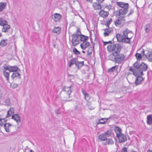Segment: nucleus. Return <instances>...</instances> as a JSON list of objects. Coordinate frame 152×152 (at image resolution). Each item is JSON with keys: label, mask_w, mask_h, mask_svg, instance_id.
Masks as SVG:
<instances>
[{"label": "nucleus", "mask_w": 152, "mask_h": 152, "mask_svg": "<svg viewBox=\"0 0 152 152\" xmlns=\"http://www.w3.org/2000/svg\"><path fill=\"white\" fill-rule=\"evenodd\" d=\"M128 11V8H125L124 9H121L119 10L118 13L116 14L115 15L119 16L121 17H123L124 18L125 15L127 13Z\"/></svg>", "instance_id": "7"}, {"label": "nucleus", "mask_w": 152, "mask_h": 152, "mask_svg": "<svg viewBox=\"0 0 152 152\" xmlns=\"http://www.w3.org/2000/svg\"><path fill=\"white\" fill-rule=\"evenodd\" d=\"M73 54L76 55H78L80 54V53L76 48H74L73 49Z\"/></svg>", "instance_id": "41"}, {"label": "nucleus", "mask_w": 152, "mask_h": 152, "mask_svg": "<svg viewBox=\"0 0 152 152\" xmlns=\"http://www.w3.org/2000/svg\"><path fill=\"white\" fill-rule=\"evenodd\" d=\"M134 69H133L132 67H130L129 71H132L133 72V74L136 77H137V75H138L137 71V68L134 67Z\"/></svg>", "instance_id": "31"}, {"label": "nucleus", "mask_w": 152, "mask_h": 152, "mask_svg": "<svg viewBox=\"0 0 152 152\" xmlns=\"http://www.w3.org/2000/svg\"><path fill=\"white\" fill-rule=\"evenodd\" d=\"M121 45L118 43L109 45L107 47L108 51L112 52L113 56L119 53L121 50Z\"/></svg>", "instance_id": "2"}, {"label": "nucleus", "mask_w": 152, "mask_h": 152, "mask_svg": "<svg viewBox=\"0 0 152 152\" xmlns=\"http://www.w3.org/2000/svg\"><path fill=\"white\" fill-rule=\"evenodd\" d=\"M11 124L9 123H7L4 124V127L6 132H10V130L9 128L10 127H11Z\"/></svg>", "instance_id": "26"}, {"label": "nucleus", "mask_w": 152, "mask_h": 152, "mask_svg": "<svg viewBox=\"0 0 152 152\" xmlns=\"http://www.w3.org/2000/svg\"><path fill=\"white\" fill-rule=\"evenodd\" d=\"M7 4L6 2H1L0 3V12L2 11L5 8Z\"/></svg>", "instance_id": "25"}, {"label": "nucleus", "mask_w": 152, "mask_h": 152, "mask_svg": "<svg viewBox=\"0 0 152 152\" xmlns=\"http://www.w3.org/2000/svg\"><path fill=\"white\" fill-rule=\"evenodd\" d=\"M135 56L138 60H140L141 59L142 56L141 54L137 53L136 54Z\"/></svg>", "instance_id": "45"}, {"label": "nucleus", "mask_w": 152, "mask_h": 152, "mask_svg": "<svg viewBox=\"0 0 152 152\" xmlns=\"http://www.w3.org/2000/svg\"><path fill=\"white\" fill-rule=\"evenodd\" d=\"M76 61V58H75L69 61V66L70 67L71 66L74 64H75Z\"/></svg>", "instance_id": "36"}, {"label": "nucleus", "mask_w": 152, "mask_h": 152, "mask_svg": "<svg viewBox=\"0 0 152 152\" xmlns=\"http://www.w3.org/2000/svg\"><path fill=\"white\" fill-rule=\"evenodd\" d=\"M89 109H90V110H92V109H94V108H90V107H89Z\"/></svg>", "instance_id": "63"}, {"label": "nucleus", "mask_w": 152, "mask_h": 152, "mask_svg": "<svg viewBox=\"0 0 152 152\" xmlns=\"http://www.w3.org/2000/svg\"><path fill=\"white\" fill-rule=\"evenodd\" d=\"M112 21V19L111 18H110V20H107V21L106 22V23H107L108 24H109L110 25V23Z\"/></svg>", "instance_id": "48"}, {"label": "nucleus", "mask_w": 152, "mask_h": 152, "mask_svg": "<svg viewBox=\"0 0 152 152\" xmlns=\"http://www.w3.org/2000/svg\"><path fill=\"white\" fill-rule=\"evenodd\" d=\"M117 69L118 66H115L108 69L107 70V72L109 73L113 72L115 70L117 71Z\"/></svg>", "instance_id": "28"}, {"label": "nucleus", "mask_w": 152, "mask_h": 152, "mask_svg": "<svg viewBox=\"0 0 152 152\" xmlns=\"http://www.w3.org/2000/svg\"><path fill=\"white\" fill-rule=\"evenodd\" d=\"M82 53H85V52L84 51V50H83V51H82Z\"/></svg>", "instance_id": "64"}, {"label": "nucleus", "mask_w": 152, "mask_h": 152, "mask_svg": "<svg viewBox=\"0 0 152 152\" xmlns=\"http://www.w3.org/2000/svg\"><path fill=\"white\" fill-rule=\"evenodd\" d=\"M98 138L101 141H104L107 140V137L105 134L103 133L99 136Z\"/></svg>", "instance_id": "22"}, {"label": "nucleus", "mask_w": 152, "mask_h": 152, "mask_svg": "<svg viewBox=\"0 0 152 152\" xmlns=\"http://www.w3.org/2000/svg\"><path fill=\"white\" fill-rule=\"evenodd\" d=\"M144 53H145V51L144 50H143L142 52V53L143 54V55L145 56H146V55L145 54H144Z\"/></svg>", "instance_id": "59"}, {"label": "nucleus", "mask_w": 152, "mask_h": 152, "mask_svg": "<svg viewBox=\"0 0 152 152\" xmlns=\"http://www.w3.org/2000/svg\"><path fill=\"white\" fill-rule=\"evenodd\" d=\"M112 43V42L111 41H109L108 42H103L104 45H106L107 44H108L110 43Z\"/></svg>", "instance_id": "50"}, {"label": "nucleus", "mask_w": 152, "mask_h": 152, "mask_svg": "<svg viewBox=\"0 0 152 152\" xmlns=\"http://www.w3.org/2000/svg\"><path fill=\"white\" fill-rule=\"evenodd\" d=\"M12 118L16 121L18 124L20 122V117L17 114H14L12 116Z\"/></svg>", "instance_id": "15"}, {"label": "nucleus", "mask_w": 152, "mask_h": 152, "mask_svg": "<svg viewBox=\"0 0 152 152\" xmlns=\"http://www.w3.org/2000/svg\"><path fill=\"white\" fill-rule=\"evenodd\" d=\"M55 113L56 114H59L60 113L59 111V110H56L55 111Z\"/></svg>", "instance_id": "54"}, {"label": "nucleus", "mask_w": 152, "mask_h": 152, "mask_svg": "<svg viewBox=\"0 0 152 152\" xmlns=\"http://www.w3.org/2000/svg\"><path fill=\"white\" fill-rule=\"evenodd\" d=\"M92 53V52H89L88 50L87 51V55L90 56Z\"/></svg>", "instance_id": "53"}, {"label": "nucleus", "mask_w": 152, "mask_h": 152, "mask_svg": "<svg viewBox=\"0 0 152 152\" xmlns=\"http://www.w3.org/2000/svg\"><path fill=\"white\" fill-rule=\"evenodd\" d=\"M80 40L82 41H83V42H86V41L87 40L88 38V37L84 35L80 34Z\"/></svg>", "instance_id": "35"}, {"label": "nucleus", "mask_w": 152, "mask_h": 152, "mask_svg": "<svg viewBox=\"0 0 152 152\" xmlns=\"http://www.w3.org/2000/svg\"><path fill=\"white\" fill-rule=\"evenodd\" d=\"M3 67H4V71H6V70H8L10 72V66H4Z\"/></svg>", "instance_id": "46"}, {"label": "nucleus", "mask_w": 152, "mask_h": 152, "mask_svg": "<svg viewBox=\"0 0 152 152\" xmlns=\"http://www.w3.org/2000/svg\"><path fill=\"white\" fill-rule=\"evenodd\" d=\"M105 25L107 27H108V28H109V26L110 24H108V23H106L105 24Z\"/></svg>", "instance_id": "58"}, {"label": "nucleus", "mask_w": 152, "mask_h": 152, "mask_svg": "<svg viewBox=\"0 0 152 152\" xmlns=\"http://www.w3.org/2000/svg\"><path fill=\"white\" fill-rule=\"evenodd\" d=\"M82 93L84 96L85 100L87 101L89 100L90 98V96L89 95L88 93H87L86 91H85L84 90L82 89Z\"/></svg>", "instance_id": "20"}, {"label": "nucleus", "mask_w": 152, "mask_h": 152, "mask_svg": "<svg viewBox=\"0 0 152 152\" xmlns=\"http://www.w3.org/2000/svg\"><path fill=\"white\" fill-rule=\"evenodd\" d=\"M116 4L118 7L122 8L121 9H124L125 8H128L129 7V4L128 3H124L122 2H117L116 3Z\"/></svg>", "instance_id": "10"}, {"label": "nucleus", "mask_w": 152, "mask_h": 152, "mask_svg": "<svg viewBox=\"0 0 152 152\" xmlns=\"http://www.w3.org/2000/svg\"><path fill=\"white\" fill-rule=\"evenodd\" d=\"M151 27L150 23L147 24L145 26V30L146 33H148L150 31V28Z\"/></svg>", "instance_id": "39"}, {"label": "nucleus", "mask_w": 152, "mask_h": 152, "mask_svg": "<svg viewBox=\"0 0 152 152\" xmlns=\"http://www.w3.org/2000/svg\"><path fill=\"white\" fill-rule=\"evenodd\" d=\"M117 137L119 143H123L127 141L126 135L124 134H122Z\"/></svg>", "instance_id": "8"}, {"label": "nucleus", "mask_w": 152, "mask_h": 152, "mask_svg": "<svg viewBox=\"0 0 152 152\" xmlns=\"http://www.w3.org/2000/svg\"><path fill=\"white\" fill-rule=\"evenodd\" d=\"M113 56H115L114 59L116 62L120 64L124 62L125 58V56L124 54L118 53L116 55Z\"/></svg>", "instance_id": "4"}, {"label": "nucleus", "mask_w": 152, "mask_h": 152, "mask_svg": "<svg viewBox=\"0 0 152 152\" xmlns=\"http://www.w3.org/2000/svg\"><path fill=\"white\" fill-rule=\"evenodd\" d=\"M4 105L6 106H10V105L11 103L10 102V99L8 98H7L4 102Z\"/></svg>", "instance_id": "38"}, {"label": "nucleus", "mask_w": 152, "mask_h": 152, "mask_svg": "<svg viewBox=\"0 0 152 152\" xmlns=\"http://www.w3.org/2000/svg\"><path fill=\"white\" fill-rule=\"evenodd\" d=\"M3 28L2 29V31L4 32H8L10 28V26L8 24L3 26Z\"/></svg>", "instance_id": "17"}, {"label": "nucleus", "mask_w": 152, "mask_h": 152, "mask_svg": "<svg viewBox=\"0 0 152 152\" xmlns=\"http://www.w3.org/2000/svg\"><path fill=\"white\" fill-rule=\"evenodd\" d=\"M113 31V29L111 28H109L104 29V36L105 37L108 36L112 34Z\"/></svg>", "instance_id": "9"}, {"label": "nucleus", "mask_w": 152, "mask_h": 152, "mask_svg": "<svg viewBox=\"0 0 152 152\" xmlns=\"http://www.w3.org/2000/svg\"><path fill=\"white\" fill-rule=\"evenodd\" d=\"M71 92V91L70 89H68L67 92H66L64 94V96L62 98V100L66 101H67V99L70 97Z\"/></svg>", "instance_id": "11"}, {"label": "nucleus", "mask_w": 152, "mask_h": 152, "mask_svg": "<svg viewBox=\"0 0 152 152\" xmlns=\"http://www.w3.org/2000/svg\"><path fill=\"white\" fill-rule=\"evenodd\" d=\"M107 140L108 143V145L110 144L112 145L114 143V142L113 139L111 138H109L107 139V140Z\"/></svg>", "instance_id": "44"}, {"label": "nucleus", "mask_w": 152, "mask_h": 152, "mask_svg": "<svg viewBox=\"0 0 152 152\" xmlns=\"http://www.w3.org/2000/svg\"><path fill=\"white\" fill-rule=\"evenodd\" d=\"M147 152H152V151L150 150H149L147 151Z\"/></svg>", "instance_id": "62"}, {"label": "nucleus", "mask_w": 152, "mask_h": 152, "mask_svg": "<svg viewBox=\"0 0 152 152\" xmlns=\"http://www.w3.org/2000/svg\"><path fill=\"white\" fill-rule=\"evenodd\" d=\"M52 17L53 19L56 22L59 21L61 18V15L57 13H55L52 15Z\"/></svg>", "instance_id": "13"}, {"label": "nucleus", "mask_w": 152, "mask_h": 152, "mask_svg": "<svg viewBox=\"0 0 152 152\" xmlns=\"http://www.w3.org/2000/svg\"><path fill=\"white\" fill-rule=\"evenodd\" d=\"M86 0V1H88L89 2L91 3H92V0Z\"/></svg>", "instance_id": "60"}, {"label": "nucleus", "mask_w": 152, "mask_h": 152, "mask_svg": "<svg viewBox=\"0 0 152 152\" xmlns=\"http://www.w3.org/2000/svg\"><path fill=\"white\" fill-rule=\"evenodd\" d=\"M108 119V118H102L99 120L98 122L97 123V124H105L106 122Z\"/></svg>", "instance_id": "30"}, {"label": "nucleus", "mask_w": 152, "mask_h": 152, "mask_svg": "<svg viewBox=\"0 0 152 152\" xmlns=\"http://www.w3.org/2000/svg\"><path fill=\"white\" fill-rule=\"evenodd\" d=\"M103 145H107V144H108V142L107 140H106V142H103Z\"/></svg>", "instance_id": "56"}, {"label": "nucleus", "mask_w": 152, "mask_h": 152, "mask_svg": "<svg viewBox=\"0 0 152 152\" xmlns=\"http://www.w3.org/2000/svg\"><path fill=\"white\" fill-rule=\"evenodd\" d=\"M10 73L6 72L5 71H3V74L4 76L5 77L6 79L8 81H9V77Z\"/></svg>", "instance_id": "37"}, {"label": "nucleus", "mask_w": 152, "mask_h": 152, "mask_svg": "<svg viewBox=\"0 0 152 152\" xmlns=\"http://www.w3.org/2000/svg\"><path fill=\"white\" fill-rule=\"evenodd\" d=\"M6 121L4 118L3 119H0V126H2L4 124V123Z\"/></svg>", "instance_id": "43"}, {"label": "nucleus", "mask_w": 152, "mask_h": 152, "mask_svg": "<svg viewBox=\"0 0 152 152\" xmlns=\"http://www.w3.org/2000/svg\"><path fill=\"white\" fill-rule=\"evenodd\" d=\"M90 45V43L89 42H84L80 44V47L82 49L84 50Z\"/></svg>", "instance_id": "16"}, {"label": "nucleus", "mask_w": 152, "mask_h": 152, "mask_svg": "<svg viewBox=\"0 0 152 152\" xmlns=\"http://www.w3.org/2000/svg\"><path fill=\"white\" fill-rule=\"evenodd\" d=\"M145 57L149 61L152 62V52H150L148 56H145Z\"/></svg>", "instance_id": "40"}, {"label": "nucleus", "mask_w": 152, "mask_h": 152, "mask_svg": "<svg viewBox=\"0 0 152 152\" xmlns=\"http://www.w3.org/2000/svg\"><path fill=\"white\" fill-rule=\"evenodd\" d=\"M125 18L123 17H120L118 19L116 20L114 22L115 25L116 26H122L125 23Z\"/></svg>", "instance_id": "6"}, {"label": "nucleus", "mask_w": 152, "mask_h": 152, "mask_svg": "<svg viewBox=\"0 0 152 152\" xmlns=\"http://www.w3.org/2000/svg\"><path fill=\"white\" fill-rule=\"evenodd\" d=\"M91 104L90 103V102H88L87 103V105L88 106H89V105Z\"/></svg>", "instance_id": "61"}, {"label": "nucleus", "mask_w": 152, "mask_h": 152, "mask_svg": "<svg viewBox=\"0 0 152 152\" xmlns=\"http://www.w3.org/2000/svg\"><path fill=\"white\" fill-rule=\"evenodd\" d=\"M100 3L99 2H94L93 4V6L95 10H98L101 9L102 7L101 4H100Z\"/></svg>", "instance_id": "19"}, {"label": "nucleus", "mask_w": 152, "mask_h": 152, "mask_svg": "<svg viewBox=\"0 0 152 152\" xmlns=\"http://www.w3.org/2000/svg\"><path fill=\"white\" fill-rule=\"evenodd\" d=\"M104 0H96L97 1L100 3H102Z\"/></svg>", "instance_id": "57"}, {"label": "nucleus", "mask_w": 152, "mask_h": 152, "mask_svg": "<svg viewBox=\"0 0 152 152\" xmlns=\"http://www.w3.org/2000/svg\"><path fill=\"white\" fill-rule=\"evenodd\" d=\"M8 23V22L2 18H0V25L3 26Z\"/></svg>", "instance_id": "34"}, {"label": "nucleus", "mask_w": 152, "mask_h": 152, "mask_svg": "<svg viewBox=\"0 0 152 152\" xmlns=\"http://www.w3.org/2000/svg\"><path fill=\"white\" fill-rule=\"evenodd\" d=\"M112 7L111 5L110 4L108 5H107L105 7V8L108 9V10L111 9V8Z\"/></svg>", "instance_id": "47"}, {"label": "nucleus", "mask_w": 152, "mask_h": 152, "mask_svg": "<svg viewBox=\"0 0 152 152\" xmlns=\"http://www.w3.org/2000/svg\"><path fill=\"white\" fill-rule=\"evenodd\" d=\"M127 34V31H124L122 35L119 34H117L116 35V37L118 42L129 43L130 42V39L131 38H129Z\"/></svg>", "instance_id": "3"}, {"label": "nucleus", "mask_w": 152, "mask_h": 152, "mask_svg": "<svg viewBox=\"0 0 152 152\" xmlns=\"http://www.w3.org/2000/svg\"><path fill=\"white\" fill-rule=\"evenodd\" d=\"M104 134H105L107 137H108L111 136L112 134V131L111 130H108Z\"/></svg>", "instance_id": "42"}, {"label": "nucleus", "mask_w": 152, "mask_h": 152, "mask_svg": "<svg viewBox=\"0 0 152 152\" xmlns=\"http://www.w3.org/2000/svg\"><path fill=\"white\" fill-rule=\"evenodd\" d=\"M10 72H16L18 71L19 69L18 67L17 66H10Z\"/></svg>", "instance_id": "24"}, {"label": "nucleus", "mask_w": 152, "mask_h": 152, "mask_svg": "<svg viewBox=\"0 0 152 152\" xmlns=\"http://www.w3.org/2000/svg\"><path fill=\"white\" fill-rule=\"evenodd\" d=\"M14 113V110L13 107L10 108L8 111L7 113V115L5 118H8L11 116L12 114Z\"/></svg>", "instance_id": "18"}, {"label": "nucleus", "mask_w": 152, "mask_h": 152, "mask_svg": "<svg viewBox=\"0 0 152 152\" xmlns=\"http://www.w3.org/2000/svg\"><path fill=\"white\" fill-rule=\"evenodd\" d=\"M7 39H2L0 42V46L2 47H4L6 46L7 44Z\"/></svg>", "instance_id": "32"}, {"label": "nucleus", "mask_w": 152, "mask_h": 152, "mask_svg": "<svg viewBox=\"0 0 152 152\" xmlns=\"http://www.w3.org/2000/svg\"><path fill=\"white\" fill-rule=\"evenodd\" d=\"M121 152H127V149L126 147H124L121 151Z\"/></svg>", "instance_id": "49"}, {"label": "nucleus", "mask_w": 152, "mask_h": 152, "mask_svg": "<svg viewBox=\"0 0 152 152\" xmlns=\"http://www.w3.org/2000/svg\"><path fill=\"white\" fill-rule=\"evenodd\" d=\"M134 67L137 68L138 75H141L142 76L143 75V71H146L147 70L148 66L144 62L141 63L137 61L133 64Z\"/></svg>", "instance_id": "1"}, {"label": "nucleus", "mask_w": 152, "mask_h": 152, "mask_svg": "<svg viewBox=\"0 0 152 152\" xmlns=\"http://www.w3.org/2000/svg\"><path fill=\"white\" fill-rule=\"evenodd\" d=\"M147 123L148 124L151 125L152 124V115H150L147 116Z\"/></svg>", "instance_id": "27"}, {"label": "nucleus", "mask_w": 152, "mask_h": 152, "mask_svg": "<svg viewBox=\"0 0 152 152\" xmlns=\"http://www.w3.org/2000/svg\"><path fill=\"white\" fill-rule=\"evenodd\" d=\"M133 13H134V11H133V10H131L130 12V13H129L128 14V15H127V16H129L130 15H131Z\"/></svg>", "instance_id": "52"}, {"label": "nucleus", "mask_w": 152, "mask_h": 152, "mask_svg": "<svg viewBox=\"0 0 152 152\" xmlns=\"http://www.w3.org/2000/svg\"><path fill=\"white\" fill-rule=\"evenodd\" d=\"M140 75H138L135 81V85L137 86L141 84V82L144 80V78L140 76Z\"/></svg>", "instance_id": "12"}, {"label": "nucleus", "mask_w": 152, "mask_h": 152, "mask_svg": "<svg viewBox=\"0 0 152 152\" xmlns=\"http://www.w3.org/2000/svg\"><path fill=\"white\" fill-rule=\"evenodd\" d=\"M80 34H77V33H75L73 34L72 36V39L71 42L72 43V45L74 46H76L79 43V41L77 39Z\"/></svg>", "instance_id": "5"}, {"label": "nucleus", "mask_w": 152, "mask_h": 152, "mask_svg": "<svg viewBox=\"0 0 152 152\" xmlns=\"http://www.w3.org/2000/svg\"><path fill=\"white\" fill-rule=\"evenodd\" d=\"M16 77H18L19 79L21 78L20 74L18 72H14L11 76V77L12 79H14Z\"/></svg>", "instance_id": "23"}, {"label": "nucleus", "mask_w": 152, "mask_h": 152, "mask_svg": "<svg viewBox=\"0 0 152 152\" xmlns=\"http://www.w3.org/2000/svg\"><path fill=\"white\" fill-rule=\"evenodd\" d=\"M109 14L108 12L105 11L103 10H102L99 12V15L102 17H106Z\"/></svg>", "instance_id": "21"}, {"label": "nucleus", "mask_w": 152, "mask_h": 152, "mask_svg": "<svg viewBox=\"0 0 152 152\" xmlns=\"http://www.w3.org/2000/svg\"><path fill=\"white\" fill-rule=\"evenodd\" d=\"M18 85L17 84H14L13 85L12 87L13 88H15L18 87Z\"/></svg>", "instance_id": "51"}, {"label": "nucleus", "mask_w": 152, "mask_h": 152, "mask_svg": "<svg viewBox=\"0 0 152 152\" xmlns=\"http://www.w3.org/2000/svg\"><path fill=\"white\" fill-rule=\"evenodd\" d=\"M76 33L77 34H80H80H81V32L80 31V30L78 29H77V32Z\"/></svg>", "instance_id": "55"}, {"label": "nucleus", "mask_w": 152, "mask_h": 152, "mask_svg": "<svg viewBox=\"0 0 152 152\" xmlns=\"http://www.w3.org/2000/svg\"><path fill=\"white\" fill-rule=\"evenodd\" d=\"M114 130L116 134V137L122 134L121 129L118 126H115Z\"/></svg>", "instance_id": "14"}, {"label": "nucleus", "mask_w": 152, "mask_h": 152, "mask_svg": "<svg viewBox=\"0 0 152 152\" xmlns=\"http://www.w3.org/2000/svg\"><path fill=\"white\" fill-rule=\"evenodd\" d=\"M75 65L77 68L80 69L81 66L84 65V61L80 62L78 61H76Z\"/></svg>", "instance_id": "29"}, {"label": "nucleus", "mask_w": 152, "mask_h": 152, "mask_svg": "<svg viewBox=\"0 0 152 152\" xmlns=\"http://www.w3.org/2000/svg\"><path fill=\"white\" fill-rule=\"evenodd\" d=\"M60 28L58 27H55L53 30V32L58 35L60 33Z\"/></svg>", "instance_id": "33"}]
</instances>
